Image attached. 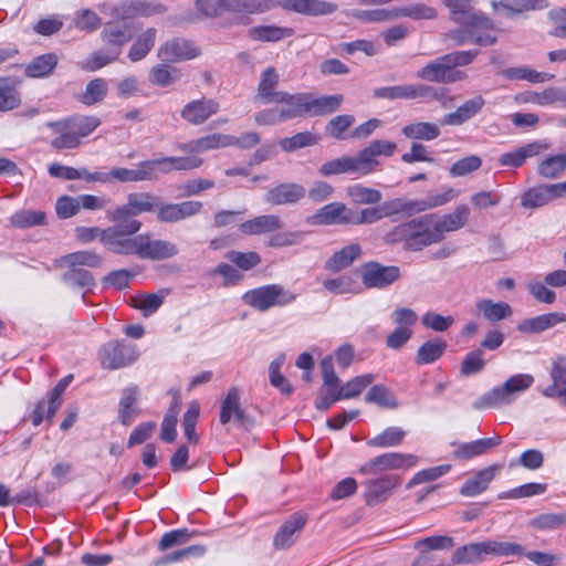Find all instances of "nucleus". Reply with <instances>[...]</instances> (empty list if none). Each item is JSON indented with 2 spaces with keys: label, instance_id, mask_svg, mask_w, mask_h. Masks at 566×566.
<instances>
[{
  "label": "nucleus",
  "instance_id": "nucleus-1",
  "mask_svg": "<svg viewBox=\"0 0 566 566\" xmlns=\"http://www.w3.org/2000/svg\"><path fill=\"white\" fill-rule=\"evenodd\" d=\"M142 226L139 220L127 222L122 230L117 254L136 255L142 260L150 261H164L178 255L179 248L176 243L155 238L150 232L138 233Z\"/></svg>",
  "mask_w": 566,
  "mask_h": 566
},
{
  "label": "nucleus",
  "instance_id": "nucleus-2",
  "mask_svg": "<svg viewBox=\"0 0 566 566\" xmlns=\"http://www.w3.org/2000/svg\"><path fill=\"white\" fill-rule=\"evenodd\" d=\"M385 240L391 244L402 242L405 250L417 252L441 242V237L434 228L432 214L428 213L398 224Z\"/></svg>",
  "mask_w": 566,
  "mask_h": 566
},
{
  "label": "nucleus",
  "instance_id": "nucleus-3",
  "mask_svg": "<svg viewBox=\"0 0 566 566\" xmlns=\"http://www.w3.org/2000/svg\"><path fill=\"white\" fill-rule=\"evenodd\" d=\"M374 96L385 99H420L426 103L436 101L443 108H449L453 104V97L450 96L448 88L423 83L379 87L374 91Z\"/></svg>",
  "mask_w": 566,
  "mask_h": 566
},
{
  "label": "nucleus",
  "instance_id": "nucleus-4",
  "mask_svg": "<svg viewBox=\"0 0 566 566\" xmlns=\"http://www.w3.org/2000/svg\"><path fill=\"white\" fill-rule=\"evenodd\" d=\"M534 377L531 374H515L507 378L502 385L495 386L479 399L472 407L478 410L506 406L532 387Z\"/></svg>",
  "mask_w": 566,
  "mask_h": 566
},
{
  "label": "nucleus",
  "instance_id": "nucleus-5",
  "mask_svg": "<svg viewBox=\"0 0 566 566\" xmlns=\"http://www.w3.org/2000/svg\"><path fill=\"white\" fill-rule=\"evenodd\" d=\"M296 300V294L285 290L280 284H268L247 291L242 295L244 304L266 312L271 307H283Z\"/></svg>",
  "mask_w": 566,
  "mask_h": 566
},
{
  "label": "nucleus",
  "instance_id": "nucleus-6",
  "mask_svg": "<svg viewBox=\"0 0 566 566\" xmlns=\"http://www.w3.org/2000/svg\"><path fill=\"white\" fill-rule=\"evenodd\" d=\"M397 149L394 142L377 139L373 140L363 148L357 156H352L354 174L358 176H367L374 172L379 166L378 156L390 157Z\"/></svg>",
  "mask_w": 566,
  "mask_h": 566
},
{
  "label": "nucleus",
  "instance_id": "nucleus-7",
  "mask_svg": "<svg viewBox=\"0 0 566 566\" xmlns=\"http://www.w3.org/2000/svg\"><path fill=\"white\" fill-rule=\"evenodd\" d=\"M418 458L409 453L387 452L382 453L360 468V473L376 475L385 471L409 469L417 464Z\"/></svg>",
  "mask_w": 566,
  "mask_h": 566
},
{
  "label": "nucleus",
  "instance_id": "nucleus-8",
  "mask_svg": "<svg viewBox=\"0 0 566 566\" xmlns=\"http://www.w3.org/2000/svg\"><path fill=\"white\" fill-rule=\"evenodd\" d=\"M450 10L451 19L467 27L482 28L483 30H493V21L482 13L473 11L471 0H443Z\"/></svg>",
  "mask_w": 566,
  "mask_h": 566
},
{
  "label": "nucleus",
  "instance_id": "nucleus-9",
  "mask_svg": "<svg viewBox=\"0 0 566 566\" xmlns=\"http://www.w3.org/2000/svg\"><path fill=\"white\" fill-rule=\"evenodd\" d=\"M361 282L367 289H386L400 277V269L395 265H382L367 262L361 265Z\"/></svg>",
  "mask_w": 566,
  "mask_h": 566
},
{
  "label": "nucleus",
  "instance_id": "nucleus-10",
  "mask_svg": "<svg viewBox=\"0 0 566 566\" xmlns=\"http://www.w3.org/2000/svg\"><path fill=\"white\" fill-rule=\"evenodd\" d=\"M416 77L422 81L449 84L462 81L467 77L462 71L450 70L444 56H439L416 72Z\"/></svg>",
  "mask_w": 566,
  "mask_h": 566
},
{
  "label": "nucleus",
  "instance_id": "nucleus-11",
  "mask_svg": "<svg viewBox=\"0 0 566 566\" xmlns=\"http://www.w3.org/2000/svg\"><path fill=\"white\" fill-rule=\"evenodd\" d=\"M134 346L120 342H109L99 352L101 365L105 369L123 368L137 359Z\"/></svg>",
  "mask_w": 566,
  "mask_h": 566
},
{
  "label": "nucleus",
  "instance_id": "nucleus-12",
  "mask_svg": "<svg viewBox=\"0 0 566 566\" xmlns=\"http://www.w3.org/2000/svg\"><path fill=\"white\" fill-rule=\"evenodd\" d=\"M166 7L156 1L148 0H124L114 7L113 13L120 20H133L137 18H150L163 14Z\"/></svg>",
  "mask_w": 566,
  "mask_h": 566
},
{
  "label": "nucleus",
  "instance_id": "nucleus-13",
  "mask_svg": "<svg viewBox=\"0 0 566 566\" xmlns=\"http://www.w3.org/2000/svg\"><path fill=\"white\" fill-rule=\"evenodd\" d=\"M120 237L122 229L117 226H112L106 229L98 227H77L75 229V238L80 242L90 243L99 239L105 249L115 254H117Z\"/></svg>",
  "mask_w": 566,
  "mask_h": 566
},
{
  "label": "nucleus",
  "instance_id": "nucleus-14",
  "mask_svg": "<svg viewBox=\"0 0 566 566\" xmlns=\"http://www.w3.org/2000/svg\"><path fill=\"white\" fill-rule=\"evenodd\" d=\"M200 54V50L190 40L175 38L163 43L158 50V56L163 61L177 62L191 60Z\"/></svg>",
  "mask_w": 566,
  "mask_h": 566
},
{
  "label": "nucleus",
  "instance_id": "nucleus-15",
  "mask_svg": "<svg viewBox=\"0 0 566 566\" xmlns=\"http://www.w3.org/2000/svg\"><path fill=\"white\" fill-rule=\"evenodd\" d=\"M99 38L106 48L120 55L123 48L132 40L133 34L127 23L108 21L103 25Z\"/></svg>",
  "mask_w": 566,
  "mask_h": 566
},
{
  "label": "nucleus",
  "instance_id": "nucleus-16",
  "mask_svg": "<svg viewBox=\"0 0 566 566\" xmlns=\"http://www.w3.org/2000/svg\"><path fill=\"white\" fill-rule=\"evenodd\" d=\"M279 7L310 17L328 15L337 10V4L324 0H279Z\"/></svg>",
  "mask_w": 566,
  "mask_h": 566
},
{
  "label": "nucleus",
  "instance_id": "nucleus-17",
  "mask_svg": "<svg viewBox=\"0 0 566 566\" xmlns=\"http://www.w3.org/2000/svg\"><path fill=\"white\" fill-rule=\"evenodd\" d=\"M107 176V184L118 182H139V181H154L155 174L150 160L140 161L136 168L129 169L126 167H114L105 172Z\"/></svg>",
  "mask_w": 566,
  "mask_h": 566
},
{
  "label": "nucleus",
  "instance_id": "nucleus-18",
  "mask_svg": "<svg viewBox=\"0 0 566 566\" xmlns=\"http://www.w3.org/2000/svg\"><path fill=\"white\" fill-rule=\"evenodd\" d=\"M306 524V516L302 513H295L290 516L277 530L273 538V545L276 549L290 548L298 537L301 531Z\"/></svg>",
  "mask_w": 566,
  "mask_h": 566
},
{
  "label": "nucleus",
  "instance_id": "nucleus-19",
  "mask_svg": "<svg viewBox=\"0 0 566 566\" xmlns=\"http://www.w3.org/2000/svg\"><path fill=\"white\" fill-rule=\"evenodd\" d=\"M306 190L303 186L294 182H283L271 188L264 200L273 206L294 205L305 197Z\"/></svg>",
  "mask_w": 566,
  "mask_h": 566
},
{
  "label": "nucleus",
  "instance_id": "nucleus-20",
  "mask_svg": "<svg viewBox=\"0 0 566 566\" xmlns=\"http://www.w3.org/2000/svg\"><path fill=\"white\" fill-rule=\"evenodd\" d=\"M434 228L438 231V234L441 237V241L444 238V232H453L461 228H463L470 216V209L465 205L458 206L453 212L438 216L437 213H431Z\"/></svg>",
  "mask_w": 566,
  "mask_h": 566
},
{
  "label": "nucleus",
  "instance_id": "nucleus-21",
  "mask_svg": "<svg viewBox=\"0 0 566 566\" xmlns=\"http://www.w3.org/2000/svg\"><path fill=\"white\" fill-rule=\"evenodd\" d=\"M218 111L219 104L214 99H196L185 105L181 111V117L192 125H199L218 113Z\"/></svg>",
  "mask_w": 566,
  "mask_h": 566
},
{
  "label": "nucleus",
  "instance_id": "nucleus-22",
  "mask_svg": "<svg viewBox=\"0 0 566 566\" xmlns=\"http://www.w3.org/2000/svg\"><path fill=\"white\" fill-rule=\"evenodd\" d=\"M153 171L155 174V180L160 175L169 174L172 170H190L201 166L202 159L191 157H163L157 159H150Z\"/></svg>",
  "mask_w": 566,
  "mask_h": 566
},
{
  "label": "nucleus",
  "instance_id": "nucleus-23",
  "mask_svg": "<svg viewBox=\"0 0 566 566\" xmlns=\"http://www.w3.org/2000/svg\"><path fill=\"white\" fill-rule=\"evenodd\" d=\"M499 465H490L476 471L472 476L468 478L460 489V494L472 497L484 492L489 484L495 478Z\"/></svg>",
  "mask_w": 566,
  "mask_h": 566
},
{
  "label": "nucleus",
  "instance_id": "nucleus-24",
  "mask_svg": "<svg viewBox=\"0 0 566 566\" xmlns=\"http://www.w3.org/2000/svg\"><path fill=\"white\" fill-rule=\"evenodd\" d=\"M275 103L281 105L280 109L285 120L307 115V94H279L275 95Z\"/></svg>",
  "mask_w": 566,
  "mask_h": 566
},
{
  "label": "nucleus",
  "instance_id": "nucleus-25",
  "mask_svg": "<svg viewBox=\"0 0 566 566\" xmlns=\"http://www.w3.org/2000/svg\"><path fill=\"white\" fill-rule=\"evenodd\" d=\"M566 323V314L563 312H553L542 314L532 318L524 319L518 325V331L530 334H539L546 329L553 328L558 324Z\"/></svg>",
  "mask_w": 566,
  "mask_h": 566
},
{
  "label": "nucleus",
  "instance_id": "nucleus-26",
  "mask_svg": "<svg viewBox=\"0 0 566 566\" xmlns=\"http://www.w3.org/2000/svg\"><path fill=\"white\" fill-rule=\"evenodd\" d=\"M282 228L283 222L281 218L275 214L259 216L240 224L241 232L249 235L272 233Z\"/></svg>",
  "mask_w": 566,
  "mask_h": 566
},
{
  "label": "nucleus",
  "instance_id": "nucleus-27",
  "mask_svg": "<svg viewBox=\"0 0 566 566\" xmlns=\"http://www.w3.org/2000/svg\"><path fill=\"white\" fill-rule=\"evenodd\" d=\"M521 101L538 106L558 104L566 107V88L551 86L541 92H526L521 96Z\"/></svg>",
  "mask_w": 566,
  "mask_h": 566
},
{
  "label": "nucleus",
  "instance_id": "nucleus-28",
  "mask_svg": "<svg viewBox=\"0 0 566 566\" xmlns=\"http://www.w3.org/2000/svg\"><path fill=\"white\" fill-rule=\"evenodd\" d=\"M361 247L358 243H350L334 252L325 262L324 269L332 273L340 272L358 260L361 256Z\"/></svg>",
  "mask_w": 566,
  "mask_h": 566
},
{
  "label": "nucleus",
  "instance_id": "nucleus-29",
  "mask_svg": "<svg viewBox=\"0 0 566 566\" xmlns=\"http://www.w3.org/2000/svg\"><path fill=\"white\" fill-rule=\"evenodd\" d=\"M560 198L558 187L553 185H543L528 189L521 199V205L527 209H535L547 205L553 199Z\"/></svg>",
  "mask_w": 566,
  "mask_h": 566
},
{
  "label": "nucleus",
  "instance_id": "nucleus-30",
  "mask_svg": "<svg viewBox=\"0 0 566 566\" xmlns=\"http://www.w3.org/2000/svg\"><path fill=\"white\" fill-rule=\"evenodd\" d=\"M552 385L546 387L542 394L547 398H557L566 394V356L559 355L552 360L551 368Z\"/></svg>",
  "mask_w": 566,
  "mask_h": 566
},
{
  "label": "nucleus",
  "instance_id": "nucleus-31",
  "mask_svg": "<svg viewBox=\"0 0 566 566\" xmlns=\"http://www.w3.org/2000/svg\"><path fill=\"white\" fill-rule=\"evenodd\" d=\"M232 418L240 423H245L249 420V417L241 408L240 394L235 387L229 389L221 403L219 417L221 424H227Z\"/></svg>",
  "mask_w": 566,
  "mask_h": 566
},
{
  "label": "nucleus",
  "instance_id": "nucleus-32",
  "mask_svg": "<svg viewBox=\"0 0 566 566\" xmlns=\"http://www.w3.org/2000/svg\"><path fill=\"white\" fill-rule=\"evenodd\" d=\"M350 211L342 202H332L322 207L314 216L316 224H347L349 223Z\"/></svg>",
  "mask_w": 566,
  "mask_h": 566
},
{
  "label": "nucleus",
  "instance_id": "nucleus-33",
  "mask_svg": "<svg viewBox=\"0 0 566 566\" xmlns=\"http://www.w3.org/2000/svg\"><path fill=\"white\" fill-rule=\"evenodd\" d=\"M484 105L485 99L481 95H475L465 101L454 112L447 114L443 123L447 125H462L479 114Z\"/></svg>",
  "mask_w": 566,
  "mask_h": 566
},
{
  "label": "nucleus",
  "instance_id": "nucleus-34",
  "mask_svg": "<svg viewBox=\"0 0 566 566\" xmlns=\"http://www.w3.org/2000/svg\"><path fill=\"white\" fill-rule=\"evenodd\" d=\"M485 556H488L486 543L483 541L458 547L453 552L451 560L455 565L480 564L485 559Z\"/></svg>",
  "mask_w": 566,
  "mask_h": 566
},
{
  "label": "nucleus",
  "instance_id": "nucleus-35",
  "mask_svg": "<svg viewBox=\"0 0 566 566\" xmlns=\"http://www.w3.org/2000/svg\"><path fill=\"white\" fill-rule=\"evenodd\" d=\"M547 148L548 145H545L542 142H534L513 151L503 154L500 157L499 163L505 167H521L527 158L534 157Z\"/></svg>",
  "mask_w": 566,
  "mask_h": 566
},
{
  "label": "nucleus",
  "instance_id": "nucleus-36",
  "mask_svg": "<svg viewBox=\"0 0 566 566\" xmlns=\"http://www.w3.org/2000/svg\"><path fill=\"white\" fill-rule=\"evenodd\" d=\"M501 442L502 438L500 436H496L492 438H484L471 442L461 443L453 451V457L462 460L471 459L473 457H478L485 453L489 449H492L501 444Z\"/></svg>",
  "mask_w": 566,
  "mask_h": 566
},
{
  "label": "nucleus",
  "instance_id": "nucleus-37",
  "mask_svg": "<svg viewBox=\"0 0 566 566\" xmlns=\"http://www.w3.org/2000/svg\"><path fill=\"white\" fill-rule=\"evenodd\" d=\"M294 34L292 28L279 25H255L248 30V38L261 42H279Z\"/></svg>",
  "mask_w": 566,
  "mask_h": 566
},
{
  "label": "nucleus",
  "instance_id": "nucleus-38",
  "mask_svg": "<svg viewBox=\"0 0 566 566\" xmlns=\"http://www.w3.org/2000/svg\"><path fill=\"white\" fill-rule=\"evenodd\" d=\"M475 307L482 316L492 323L500 322L513 314L512 307L505 302H493L490 298H482L475 303Z\"/></svg>",
  "mask_w": 566,
  "mask_h": 566
},
{
  "label": "nucleus",
  "instance_id": "nucleus-39",
  "mask_svg": "<svg viewBox=\"0 0 566 566\" xmlns=\"http://www.w3.org/2000/svg\"><path fill=\"white\" fill-rule=\"evenodd\" d=\"M157 38V30L148 28L143 31L133 42L128 51V59L132 62H138L145 59L153 50Z\"/></svg>",
  "mask_w": 566,
  "mask_h": 566
},
{
  "label": "nucleus",
  "instance_id": "nucleus-40",
  "mask_svg": "<svg viewBox=\"0 0 566 566\" xmlns=\"http://www.w3.org/2000/svg\"><path fill=\"white\" fill-rule=\"evenodd\" d=\"M279 83V74L275 69L268 67L261 75V81L258 86V98L264 104H274L275 95L284 94L285 92L275 91Z\"/></svg>",
  "mask_w": 566,
  "mask_h": 566
},
{
  "label": "nucleus",
  "instance_id": "nucleus-41",
  "mask_svg": "<svg viewBox=\"0 0 566 566\" xmlns=\"http://www.w3.org/2000/svg\"><path fill=\"white\" fill-rule=\"evenodd\" d=\"M397 476L388 475L368 483L367 502L376 504L387 497V495L399 485Z\"/></svg>",
  "mask_w": 566,
  "mask_h": 566
},
{
  "label": "nucleus",
  "instance_id": "nucleus-42",
  "mask_svg": "<svg viewBox=\"0 0 566 566\" xmlns=\"http://www.w3.org/2000/svg\"><path fill=\"white\" fill-rule=\"evenodd\" d=\"M57 136L52 139L51 145L57 150L73 149L81 145L82 140L67 127L63 120L49 123Z\"/></svg>",
  "mask_w": 566,
  "mask_h": 566
},
{
  "label": "nucleus",
  "instance_id": "nucleus-43",
  "mask_svg": "<svg viewBox=\"0 0 566 566\" xmlns=\"http://www.w3.org/2000/svg\"><path fill=\"white\" fill-rule=\"evenodd\" d=\"M342 102V95H328L315 98L312 95L307 94V115L321 116L333 113L338 109Z\"/></svg>",
  "mask_w": 566,
  "mask_h": 566
},
{
  "label": "nucleus",
  "instance_id": "nucleus-44",
  "mask_svg": "<svg viewBox=\"0 0 566 566\" xmlns=\"http://www.w3.org/2000/svg\"><path fill=\"white\" fill-rule=\"evenodd\" d=\"M222 147H229V139L228 135L220 133L211 134L180 146L182 150L189 153H203Z\"/></svg>",
  "mask_w": 566,
  "mask_h": 566
},
{
  "label": "nucleus",
  "instance_id": "nucleus-45",
  "mask_svg": "<svg viewBox=\"0 0 566 566\" xmlns=\"http://www.w3.org/2000/svg\"><path fill=\"white\" fill-rule=\"evenodd\" d=\"M59 57L55 53H45L34 57L27 66L25 74L29 77L49 76L56 67Z\"/></svg>",
  "mask_w": 566,
  "mask_h": 566
},
{
  "label": "nucleus",
  "instance_id": "nucleus-46",
  "mask_svg": "<svg viewBox=\"0 0 566 566\" xmlns=\"http://www.w3.org/2000/svg\"><path fill=\"white\" fill-rule=\"evenodd\" d=\"M230 12L260 14L279 7L276 0H230Z\"/></svg>",
  "mask_w": 566,
  "mask_h": 566
},
{
  "label": "nucleus",
  "instance_id": "nucleus-47",
  "mask_svg": "<svg viewBox=\"0 0 566 566\" xmlns=\"http://www.w3.org/2000/svg\"><path fill=\"white\" fill-rule=\"evenodd\" d=\"M481 31H484L482 28H472L468 27V30H455L450 33L451 39L455 40L458 44H464L468 42H473L480 45H492L496 42V35L491 33L482 34Z\"/></svg>",
  "mask_w": 566,
  "mask_h": 566
},
{
  "label": "nucleus",
  "instance_id": "nucleus-48",
  "mask_svg": "<svg viewBox=\"0 0 566 566\" xmlns=\"http://www.w3.org/2000/svg\"><path fill=\"white\" fill-rule=\"evenodd\" d=\"M103 256L94 251H76L62 256L61 262L69 268L87 266L92 269L101 268Z\"/></svg>",
  "mask_w": 566,
  "mask_h": 566
},
{
  "label": "nucleus",
  "instance_id": "nucleus-49",
  "mask_svg": "<svg viewBox=\"0 0 566 566\" xmlns=\"http://www.w3.org/2000/svg\"><path fill=\"white\" fill-rule=\"evenodd\" d=\"M119 55L104 45L103 49L91 53L82 63L81 69L86 72H95L117 61Z\"/></svg>",
  "mask_w": 566,
  "mask_h": 566
},
{
  "label": "nucleus",
  "instance_id": "nucleus-50",
  "mask_svg": "<svg viewBox=\"0 0 566 566\" xmlns=\"http://www.w3.org/2000/svg\"><path fill=\"white\" fill-rule=\"evenodd\" d=\"M402 134L411 139L433 140L440 135V128L437 124L428 122H416L406 125Z\"/></svg>",
  "mask_w": 566,
  "mask_h": 566
},
{
  "label": "nucleus",
  "instance_id": "nucleus-51",
  "mask_svg": "<svg viewBox=\"0 0 566 566\" xmlns=\"http://www.w3.org/2000/svg\"><path fill=\"white\" fill-rule=\"evenodd\" d=\"M138 389L137 387H127L123 390L119 401L118 418L125 426L130 424L137 416V410L134 408L137 401Z\"/></svg>",
  "mask_w": 566,
  "mask_h": 566
},
{
  "label": "nucleus",
  "instance_id": "nucleus-52",
  "mask_svg": "<svg viewBox=\"0 0 566 566\" xmlns=\"http://www.w3.org/2000/svg\"><path fill=\"white\" fill-rule=\"evenodd\" d=\"M446 342L431 339L424 342L417 350L416 363L418 365H428L438 360L444 353Z\"/></svg>",
  "mask_w": 566,
  "mask_h": 566
},
{
  "label": "nucleus",
  "instance_id": "nucleus-53",
  "mask_svg": "<svg viewBox=\"0 0 566 566\" xmlns=\"http://www.w3.org/2000/svg\"><path fill=\"white\" fill-rule=\"evenodd\" d=\"M107 91V82L102 77H97L86 84L85 91L81 94L78 99L84 105L91 106L104 101Z\"/></svg>",
  "mask_w": 566,
  "mask_h": 566
},
{
  "label": "nucleus",
  "instance_id": "nucleus-54",
  "mask_svg": "<svg viewBox=\"0 0 566 566\" xmlns=\"http://www.w3.org/2000/svg\"><path fill=\"white\" fill-rule=\"evenodd\" d=\"M63 122L81 140L101 125V119L96 116H74Z\"/></svg>",
  "mask_w": 566,
  "mask_h": 566
},
{
  "label": "nucleus",
  "instance_id": "nucleus-55",
  "mask_svg": "<svg viewBox=\"0 0 566 566\" xmlns=\"http://www.w3.org/2000/svg\"><path fill=\"white\" fill-rule=\"evenodd\" d=\"M21 103L19 93L15 90V83L10 77H0V111H11Z\"/></svg>",
  "mask_w": 566,
  "mask_h": 566
},
{
  "label": "nucleus",
  "instance_id": "nucleus-56",
  "mask_svg": "<svg viewBox=\"0 0 566 566\" xmlns=\"http://www.w3.org/2000/svg\"><path fill=\"white\" fill-rule=\"evenodd\" d=\"M457 196L455 191L452 188H449L446 192L440 195L429 196L424 200L420 201H410L405 207L403 210H409L413 212H421L431 208H436L439 206H443L449 202L452 198Z\"/></svg>",
  "mask_w": 566,
  "mask_h": 566
},
{
  "label": "nucleus",
  "instance_id": "nucleus-57",
  "mask_svg": "<svg viewBox=\"0 0 566 566\" xmlns=\"http://www.w3.org/2000/svg\"><path fill=\"white\" fill-rule=\"evenodd\" d=\"M406 432L399 427H388L381 433L369 439L367 446L374 448H391L399 446Z\"/></svg>",
  "mask_w": 566,
  "mask_h": 566
},
{
  "label": "nucleus",
  "instance_id": "nucleus-58",
  "mask_svg": "<svg viewBox=\"0 0 566 566\" xmlns=\"http://www.w3.org/2000/svg\"><path fill=\"white\" fill-rule=\"evenodd\" d=\"M205 553L206 547L203 545H191L153 560L151 566H166L168 564L179 563L186 558L200 557L205 555Z\"/></svg>",
  "mask_w": 566,
  "mask_h": 566
},
{
  "label": "nucleus",
  "instance_id": "nucleus-59",
  "mask_svg": "<svg viewBox=\"0 0 566 566\" xmlns=\"http://www.w3.org/2000/svg\"><path fill=\"white\" fill-rule=\"evenodd\" d=\"M566 169V154L553 155L539 163L537 172L543 178H557Z\"/></svg>",
  "mask_w": 566,
  "mask_h": 566
},
{
  "label": "nucleus",
  "instance_id": "nucleus-60",
  "mask_svg": "<svg viewBox=\"0 0 566 566\" xmlns=\"http://www.w3.org/2000/svg\"><path fill=\"white\" fill-rule=\"evenodd\" d=\"M365 401L382 408L395 409L398 407L395 395L384 385L373 386L366 394Z\"/></svg>",
  "mask_w": 566,
  "mask_h": 566
},
{
  "label": "nucleus",
  "instance_id": "nucleus-61",
  "mask_svg": "<svg viewBox=\"0 0 566 566\" xmlns=\"http://www.w3.org/2000/svg\"><path fill=\"white\" fill-rule=\"evenodd\" d=\"M394 15H396V19L401 17H408L413 20H431L437 17L436 9L423 4V3H415V4H408L403 7H398L394 9Z\"/></svg>",
  "mask_w": 566,
  "mask_h": 566
},
{
  "label": "nucleus",
  "instance_id": "nucleus-62",
  "mask_svg": "<svg viewBox=\"0 0 566 566\" xmlns=\"http://www.w3.org/2000/svg\"><path fill=\"white\" fill-rule=\"evenodd\" d=\"M127 200L136 216L154 211L159 202V198L150 192H133L127 196Z\"/></svg>",
  "mask_w": 566,
  "mask_h": 566
},
{
  "label": "nucleus",
  "instance_id": "nucleus-63",
  "mask_svg": "<svg viewBox=\"0 0 566 566\" xmlns=\"http://www.w3.org/2000/svg\"><path fill=\"white\" fill-rule=\"evenodd\" d=\"M347 196L357 205H375L382 198L379 190L361 185L349 186L347 188Z\"/></svg>",
  "mask_w": 566,
  "mask_h": 566
},
{
  "label": "nucleus",
  "instance_id": "nucleus-64",
  "mask_svg": "<svg viewBox=\"0 0 566 566\" xmlns=\"http://www.w3.org/2000/svg\"><path fill=\"white\" fill-rule=\"evenodd\" d=\"M375 379L373 374H365L348 380L340 388L337 387V392L343 399H350L357 397L366 387H368Z\"/></svg>",
  "mask_w": 566,
  "mask_h": 566
}]
</instances>
